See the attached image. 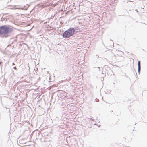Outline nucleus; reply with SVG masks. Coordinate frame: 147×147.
<instances>
[{"mask_svg":"<svg viewBox=\"0 0 147 147\" xmlns=\"http://www.w3.org/2000/svg\"><path fill=\"white\" fill-rule=\"evenodd\" d=\"M13 29L8 26L4 25L0 27V35H3L6 37L8 36V34L12 31Z\"/></svg>","mask_w":147,"mask_h":147,"instance_id":"1","label":"nucleus"},{"mask_svg":"<svg viewBox=\"0 0 147 147\" xmlns=\"http://www.w3.org/2000/svg\"><path fill=\"white\" fill-rule=\"evenodd\" d=\"M75 31V30L74 28H70L63 33L62 36L66 38H69L73 36Z\"/></svg>","mask_w":147,"mask_h":147,"instance_id":"2","label":"nucleus"},{"mask_svg":"<svg viewBox=\"0 0 147 147\" xmlns=\"http://www.w3.org/2000/svg\"><path fill=\"white\" fill-rule=\"evenodd\" d=\"M138 67H141L140 61H139L138 62Z\"/></svg>","mask_w":147,"mask_h":147,"instance_id":"3","label":"nucleus"},{"mask_svg":"<svg viewBox=\"0 0 147 147\" xmlns=\"http://www.w3.org/2000/svg\"><path fill=\"white\" fill-rule=\"evenodd\" d=\"M138 67V73L139 74L140 73L141 71V67Z\"/></svg>","mask_w":147,"mask_h":147,"instance_id":"4","label":"nucleus"},{"mask_svg":"<svg viewBox=\"0 0 147 147\" xmlns=\"http://www.w3.org/2000/svg\"><path fill=\"white\" fill-rule=\"evenodd\" d=\"M13 69L15 70H16L17 69V68H16V67H13Z\"/></svg>","mask_w":147,"mask_h":147,"instance_id":"5","label":"nucleus"},{"mask_svg":"<svg viewBox=\"0 0 147 147\" xmlns=\"http://www.w3.org/2000/svg\"><path fill=\"white\" fill-rule=\"evenodd\" d=\"M2 63V62H0V66L1 65Z\"/></svg>","mask_w":147,"mask_h":147,"instance_id":"6","label":"nucleus"},{"mask_svg":"<svg viewBox=\"0 0 147 147\" xmlns=\"http://www.w3.org/2000/svg\"><path fill=\"white\" fill-rule=\"evenodd\" d=\"M12 65H15V63H12Z\"/></svg>","mask_w":147,"mask_h":147,"instance_id":"7","label":"nucleus"}]
</instances>
